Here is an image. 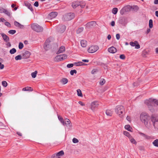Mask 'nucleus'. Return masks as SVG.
<instances>
[{
  "mask_svg": "<svg viewBox=\"0 0 158 158\" xmlns=\"http://www.w3.org/2000/svg\"><path fill=\"white\" fill-rule=\"evenodd\" d=\"M22 90L23 91H32V89L31 87L27 86L23 89Z\"/></svg>",
  "mask_w": 158,
  "mask_h": 158,
  "instance_id": "bb28decb",
  "label": "nucleus"
},
{
  "mask_svg": "<svg viewBox=\"0 0 158 158\" xmlns=\"http://www.w3.org/2000/svg\"><path fill=\"white\" fill-rule=\"evenodd\" d=\"M99 102L97 101H94L92 102L91 104V108L93 110H94L95 108H97L99 106Z\"/></svg>",
  "mask_w": 158,
  "mask_h": 158,
  "instance_id": "9b49d317",
  "label": "nucleus"
},
{
  "mask_svg": "<svg viewBox=\"0 0 158 158\" xmlns=\"http://www.w3.org/2000/svg\"><path fill=\"white\" fill-rule=\"evenodd\" d=\"M110 24L112 26H114L115 25V22L114 21H112Z\"/></svg>",
  "mask_w": 158,
  "mask_h": 158,
  "instance_id": "338daca9",
  "label": "nucleus"
},
{
  "mask_svg": "<svg viewBox=\"0 0 158 158\" xmlns=\"http://www.w3.org/2000/svg\"><path fill=\"white\" fill-rule=\"evenodd\" d=\"M83 28L82 27L79 28L77 31V34H79L83 30Z\"/></svg>",
  "mask_w": 158,
  "mask_h": 158,
  "instance_id": "c03bdc74",
  "label": "nucleus"
},
{
  "mask_svg": "<svg viewBox=\"0 0 158 158\" xmlns=\"http://www.w3.org/2000/svg\"><path fill=\"white\" fill-rule=\"evenodd\" d=\"M77 95L79 96L82 97V94L81 90L80 89H78L77 90Z\"/></svg>",
  "mask_w": 158,
  "mask_h": 158,
  "instance_id": "a19ab883",
  "label": "nucleus"
},
{
  "mask_svg": "<svg viewBox=\"0 0 158 158\" xmlns=\"http://www.w3.org/2000/svg\"><path fill=\"white\" fill-rule=\"evenodd\" d=\"M2 84L4 87H6L7 86V84L6 81H3L2 82Z\"/></svg>",
  "mask_w": 158,
  "mask_h": 158,
  "instance_id": "864d4df0",
  "label": "nucleus"
},
{
  "mask_svg": "<svg viewBox=\"0 0 158 158\" xmlns=\"http://www.w3.org/2000/svg\"><path fill=\"white\" fill-rule=\"evenodd\" d=\"M80 3L81 2L77 1L73 2L72 4V7L74 9L76 8L77 7L80 6L81 4Z\"/></svg>",
  "mask_w": 158,
  "mask_h": 158,
  "instance_id": "a211bd4d",
  "label": "nucleus"
},
{
  "mask_svg": "<svg viewBox=\"0 0 158 158\" xmlns=\"http://www.w3.org/2000/svg\"><path fill=\"white\" fill-rule=\"evenodd\" d=\"M140 118L141 121L144 123L146 127H149V122L150 117L148 113L145 112H142L140 114Z\"/></svg>",
  "mask_w": 158,
  "mask_h": 158,
  "instance_id": "f257e3e1",
  "label": "nucleus"
},
{
  "mask_svg": "<svg viewBox=\"0 0 158 158\" xmlns=\"http://www.w3.org/2000/svg\"><path fill=\"white\" fill-rule=\"evenodd\" d=\"M77 73V71L75 69L72 70L70 72V74L71 75H73L74 73L76 74Z\"/></svg>",
  "mask_w": 158,
  "mask_h": 158,
  "instance_id": "09e8293b",
  "label": "nucleus"
},
{
  "mask_svg": "<svg viewBox=\"0 0 158 158\" xmlns=\"http://www.w3.org/2000/svg\"><path fill=\"white\" fill-rule=\"evenodd\" d=\"M51 42L50 40L49 39H47L45 41L44 46V48L46 50H48L49 47L50 43Z\"/></svg>",
  "mask_w": 158,
  "mask_h": 158,
  "instance_id": "ddd939ff",
  "label": "nucleus"
},
{
  "mask_svg": "<svg viewBox=\"0 0 158 158\" xmlns=\"http://www.w3.org/2000/svg\"><path fill=\"white\" fill-rule=\"evenodd\" d=\"M66 29L65 26L64 25H58L57 27V31L60 33H63Z\"/></svg>",
  "mask_w": 158,
  "mask_h": 158,
  "instance_id": "6e6552de",
  "label": "nucleus"
},
{
  "mask_svg": "<svg viewBox=\"0 0 158 158\" xmlns=\"http://www.w3.org/2000/svg\"><path fill=\"white\" fill-rule=\"evenodd\" d=\"M34 6L36 7H38L39 6V3L38 2H35L34 4Z\"/></svg>",
  "mask_w": 158,
  "mask_h": 158,
  "instance_id": "e2e57ef3",
  "label": "nucleus"
},
{
  "mask_svg": "<svg viewBox=\"0 0 158 158\" xmlns=\"http://www.w3.org/2000/svg\"><path fill=\"white\" fill-rule=\"evenodd\" d=\"M116 39L117 40H119L120 38V35L119 34H117L116 35Z\"/></svg>",
  "mask_w": 158,
  "mask_h": 158,
  "instance_id": "052dcab7",
  "label": "nucleus"
},
{
  "mask_svg": "<svg viewBox=\"0 0 158 158\" xmlns=\"http://www.w3.org/2000/svg\"><path fill=\"white\" fill-rule=\"evenodd\" d=\"M152 143L154 146L158 147V139L154 140L152 142Z\"/></svg>",
  "mask_w": 158,
  "mask_h": 158,
  "instance_id": "f704fd0d",
  "label": "nucleus"
},
{
  "mask_svg": "<svg viewBox=\"0 0 158 158\" xmlns=\"http://www.w3.org/2000/svg\"><path fill=\"white\" fill-rule=\"evenodd\" d=\"M139 134L141 135L145 139H150L151 138V137L150 136L147 135L145 134L142 133V132H139Z\"/></svg>",
  "mask_w": 158,
  "mask_h": 158,
  "instance_id": "5701e85b",
  "label": "nucleus"
},
{
  "mask_svg": "<svg viewBox=\"0 0 158 158\" xmlns=\"http://www.w3.org/2000/svg\"><path fill=\"white\" fill-rule=\"evenodd\" d=\"M5 21L4 19L3 18H0V22H4Z\"/></svg>",
  "mask_w": 158,
  "mask_h": 158,
  "instance_id": "69168bd1",
  "label": "nucleus"
},
{
  "mask_svg": "<svg viewBox=\"0 0 158 158\" xmlns=\"http://www.w3.org/2000/svg\"><path fill=\"white\" fill-rule=\"evenodd\" d=\"M145 103H148L149 104H154L158 105V100L155 99H150L149 100H146L145 101Z\"/></svg>",
  "mask_w": 158,
  "mask_h": 158,
  "instance_id": "1a4fd4ad",
  "label": "nucleus"
},
{
  "mask_svg": "<svg viewBox=\"0 0 158 158\" xmlns=\"http://www.w3.org/2000/svg\"><path fill=\"white\" fill-rule=\"evenodd\" d=\"M98 49V47L97 46H92L88 49V51L89 52L93 53L96 52Z\"/></svg>",
  "mask_w": 158,
  "mask_h": 158,
  "instance_id": "0eeeda50",
  "label": "nucleus"
},
{
  "mask_svg": "<svg viewBox=\"0 0 158 158\" xmlns=\"http://www.w3.org/2000/svg\"><path fill=\"white\" fill-rule=\"evenodd\" d=\"M148 106L149 110L152 112L154 111V105L153 104H149L148 103H145Z\"/></svg>",
  "mask_w": 158,
  "mask_h": 158,
  "instance_id": "2eb2a0df",
  "label": "nucleus"
},
{
  "mask_svg": "<svg viewBox=\"0 0 158 158\" xmlns=\"http://www.w3.org/2000/svg\"><path fill=\"white\" fill-rule=\"evenodd\" d=\"M25 4V6H27L31 11H32L33 10L32 6L30 3L26 2Z\"/></svg>",
  "mask_w": 158,
  "mask_h": 158,
  "instance_id": "a878e982",
  "label": "nucleus"
},
{
  "mask_svg": "<svg viewBox=\"0 0 158 158\" xmlns=\"http://www.w3.org/2000/svg\"><path fill=\"white\" fill-rule=\"evenodd\" d=\"M73 66V64H68L67 65V67L68 68H71Z\"/></svg>",
  "mask_w": 158,
  "mask_h": 158,
  "instance_id": "4d7b16f0",
  "label": "nucleus"
},
{
  "mask_svg": "<svg viewBox=\"0 0 158 158\" xmlns=\"http://www.w3.org/2000/svg\"><path fill=\"white\" fill-rule=\"evenodd\" d=\"M37 73V71H35L34 72L31 73V75L32 77L33 78H35L36 77Z\"/></svg>",
  "mask_w": 158,
  "mask_h": 158,
  "instance_id": "e433bc0d",
  "label": "nucleus"
},
{
  "mask_svg": "<svg viewBox=\"0 0 158 158\" xmlns=\"http://www.w3.org/2000/svg\"><path fill=\"white\" fill-rule=\"evenodd\" d=\"M129 139H130V141L132 143L134 144H136V141L131 136H130L129 137Z\"/></svg>",
  "mask_w": 158,
  "mask_h": 158,
  "instance_id": "c85d7f7f",
  "label": "nucleus"
},
{
  "mask_svg": "<svg viewBox=\"0 0 158 158\" xmlns=\"http://www.w3.org/2000/svg\"><path fill=\"white\" fill-rule=\"evenodd\" d=\"M130 44L132 47H135V48L138 49L140 48V46L137 41H135L134 42H131Z\"/></svg>",
  "mask_w": 158,
  "mask_h": 158,
  "instance_id": "f8f14e48",
  "label": "nucleus"
},
{
  "mask_svg": "<svg viewBox=\"0 0 158 158\" xmlns=\"http://www.w3.org/2000/svg\"><path fill=\"white\" fill-rule=\"evenodd\" d=\"M119 58L121 59L124 60L125 59V56L124 55L122 54L120 56Z\"/></svg>",
  "mask_w": 158,
  "mask_h": 158,
  "instance_id": "13d9d810",
  "label": "nucleus"
},
{
  "mask_svg": "<svg viewBox=\"0 0 158 158\" xmlns=\"http://www.w3.org/2000/svg\"><path fill=\"white\" fill-rule=\"evenodd\" d=\"M74 14L71 12L68 13L64 16V19L66 21L74 19Z\"/></svg>",
  "mask_w": 158,
  "mask_h": 158,
  "instance_id": "20e7f679",
  "label": "nucleus"
},
{
  "mask_svg": "<svg viewBox=\"0 0 158 158\" xmlns=\"http://www.w3.org/2000/svg\"><path fill=\"white\" fill-rule=\"evenodd\" d=\"M23 47V43L20 42L19 45V49H22Z\"/></svg>",
  "mask_w": 158,
  "mask_h": 158,
  "instance_id": "8fccbe9b",
  "label": "nucleus"
},
{
  "mask_svg": "<svg viewBox=\"0 0 158 158\" xmlns=\"http://www.w3.org/2000/svg\"><path fill=\"white\" fill-rule=\"evenodd\" d=\"M108 50L109 52L112 53H114L117 52L116 49L113 46L109 48Z\"/></svg>",
  "mask_w": 158,
  "mask_h": 158,
  "instance_id": "6ab92c4d",
  "label": "nucleus"
},
{
  "mask_svg": "<svg viewBox=\"0 0 158 158\" xmlns=\"http://www.w3.org/2000/svg\"><path fill=\"white\" fill-rule=\"evenodd\" d=\"M61 82L63 84H65L68 82V80L66 78H64L61 80Z\"/></svg>",
  "mask_w": 158,
  "mask_h": 158,
  "instance_id": "7c9ffc66",
  "label": "nucleus"
},
{
  "mask_svg": "<svg viewBox=\"0 0 158 158\" xmlns=\"http://www.w3.org/2000/svg\"><path fill=\"white\" fill-rule=\"evenodd\" d=\"M106 81L105 79H103L102 81H101L100 82V84L101 85H103L105 83Z\"/></svg>",
  "mask_w": 158,
  "mask_h": 158,
  "instance_id": "6e6d98bb",
  "label": "nucleus"
},
{
  "mask_svg": "<svg viewBox=\"0 0 158 158\" xmlns=\"http://www.w3.org/2000/svg\"><path fill=\"white\" fill-rule=\"evenodd\" d=\"M96 23L95 21H92L88 23L85 25V29H88L89 27H92L96 26Z\"/></svg>",
  "mask_w": 158,
  "mask_h": 158,
  "instance_id": "9d476101",
  "label": "nucleus"
},
{
  "mask_svg": "<svg viewBox=\"0 0 158 158\" xmlns=\"http://www.w3.org/2000/svg\"><path fill=\"white\" fill-rule=\"evenodd\" d=\"M106 113L107 116H111L112 114V111L111 110H108L106 111Z\"/></svg>",
  "mask_w": 158,
  "mask_h": 158,
  "instance_id": "cd10ccee",
  "label": "nucleus"
},
{
  "mask_svg": "<svg viewBox=\"0 0 158 158\" xmlns=\"http://www.w3.org/2000/svg\"><path fill=\"white\" fill-rule=\"evenodd\" d=\"M151 121L155 129L158 130V117H152L151 118Z\"/></svg>",
  "mask_w": 158,
  "mask_h": 158,
  "instance_id": "39448f33",
  "label": "nucleus"
},
{
  "mask_svg": "<svg viewBox=\"0 0 158 158\" xmlns=\"http://www.w3.org/2000/svg\"><path fill=\"white\" fill-rule=\"evenodd\" d=\"M31 55L30 52L28 51H25L23 53V58L27 59L29 58Z\"/></svg>",
  "mask_w": 158,
  "mask_h": 158,
  "instance_id": "dca6fc26",
  "label": "nucleus"
},
{
  "mask_svg": "<svg viewBox=\"0 0 158 158\" xmlns=\"http://www.w3.org/2000/svg\"><path fill=\"white\" fill-rule=\"evenodd\" d=\"M6 126L2 122H0V128L4 129L5 127Z\"/></svg>",
  "mask_w": 158,
  "mask_h": 158,
  "instance_id": "3c124183",
  "label": "nucleus"
},
{
  "mask_svg": "<svg viewBox=\"0 0 158 158\" xmlns=\"http://www.w3.org/2000/svg\"><path fill=\"white\" fill-rule=\"evenodd\" d=\"M16 52V50L15 48H13L10 51V53L11 54H13Z\"/></svg>",
  "mask_w": 158,
  "mask_h": 158,
  "instance_id": "58836bf2",
  "label": "nucleus"
},
{
  "mask_svg": "<svg viewBox=\"0 0 158 158\" xmlns=\"http://www.w3.org/2000/svg\"><path fill=\"white\" fill-rule=\"evenodd\" d=\"M4 13L9 16H10L11 15L10 12L7 10L5 9Z\"/></svg>",
  "mask_w": 158,
  "mask_h": 158,
  "instance_id": "79ce46f5",
  "label": "nucleus"
},
{
  "mask_svg": "<svg viewBox=\"0 0 158 158\" xmlns=\"http://www.w3.org/2000/svg\"><path fill=\"white\" fill-rule=\"evenodd\" d=\"M31 29L37 32H42L43 31V28L37 23H33L31 26Z\"/></svg>",
  "mask_w": 158,
  "mask_h": 158,
  "instance_id": "7ed1b4c3",
  "label": "nucleus"
},
{
  "mask_svg": "<svg viewBox=\"0 0 158 158\" xmlns=\"http://www.w3.org/2000/svg\"><path fill=\"white\" fill-rule=\"evenodd\" d=\"M5 9H4L2 7H0V13H4L5 11Z\"/></svg>",
  "mask_w": 158,
  "mask_h": 158,
  "instance_id": "bf43d9fd",
  "label": "nucleus"
},
{
  "mask_svg": "<svg viewBox=\"0 0 158 158\" xmlns=\"http://www.w3.org/2000/svg\"><path fill=\"white\" fill-rule=\"evenodd\" d=\"M149 27L150 28L153 27V21L152 19L149 20Z\"/></svg>",
  "mask_w": 158,
  "mask_h": 158,
  "instance_id": "ea45409f",
  "label": "nucleus"
},
{
  "mask_svg": "<svg viewBox=\"0 0 158 158\" xmlns=\"http://www.w3.org/2000/svg\"><path fill=\"white\" fill-rule=\"evenodd\" d=\"M98 71V70L97 69H94L92 70L91 73L93 74H96Z\"/></svg>",
  "mask_w": 158,
  "mask_h": 158,
  "instance_id": "49530a36",
  "label": "nucleus"
},
{
  "mask_svg": "<svg viewBox=\"0 0 158 158\" xmlns=\"http://www.w3.org/2000/svg\"><path fill=\"white\" fill-rule=\"evenodd\" d=\"M1 62H0V69H2L4 68V65L2 64Z\"/></svg>",
  "mask_w": 158,
  "mask_h": 158,
  "instance_id": "680f3d73",
  "label": "nucleus"
},
{
  "mask_svg": "<svg viewBox=\"0 0 158 158\" xmlns=\"http://www.w3.org/2000/svg\"><path fill=\"white\" fill-rule=\"evenodd\" d=\"M58 118L59 120L62 123V125L64 126L65 125V123L63 118L60 116H58Z\"/></svg>",
  "mask_w": 158,
  "mask_h": 158,
  "instance_id": "c756f323",
  "label": "nucleus"
},
{
  "mask_svg": "<svg viewBox=\"0 0 158 158\" xmlns=\"http://www.w3.org/2000/svg\"><path fill=\"white\" fill-rule=\"evenodd\" d=\"M115 111L120 117L122 118L125 112V109L123 106L118 105L115 107Z\"/></svg>",
  "mask_w": 158,
  "mask_h": 158,
  "instance_id": "f03ea898",
  "label": "nucleus"
},
{
  "mask_svg": "<svg viewBox=\"0 0 158 158\" xmlns=\"http://www.w3.org/2000/svg\"><path fill=\"white\" fill-rule=\"evenodd\" d=\"M78 103L82 106H84L85 105L81 101H79L78 102Z\"/></svg>",
  "mask_w": 158,
  "mask_h": 158,
  "instance_id": "774afa93",
  "label": "nucleus"
},
{
  "mask_svg": "<svg viewBox=\"0 0 158 158\" xmlns=\"http://www.w3.org/2000/svg\"><path fill=\"white\" fill-rule=\"evenodd\" d=\"M67 56L65 54L58 55L55 57V60L56 61H60L64 60L67 58Z\"/></svg>",
  "mask_w": 158,
  "mask_h": 158,
  "instance_id": "423d86ee",
  "label": "nucleus"
},
{
  "mask_svg": "<svg viewBox=\"0 0 158 158\" xmlns=\"http://www.w3.org/2000/svg\"><path fill=\"white\" fill-rule=\"evenodd\" d=\"M51 158H60V157H58L57 154L56 153L53 154Z\"/></svg>",
  "mask_w": 158,
  "mask_h": 158,
  "instance_id": "603ef678",
  "label": "nucleus"
},
{
  "mask_svg": "<svg viewBox=\"0 0 158 158\" xmlns=\"http://www.w3.org/2000/svg\"><path fill=\"white\" fill-rule=\"evenodd\" d=\"M58 157L63 156L64 154V152L63 150H61L56 153Z\"/></svg>",
  "mask_w": 158,
  "mask_h": 158,
  "instance_id": "c9c22d12",
  "label": "nucleus"
},
{
  "mask_svg": "<svg viewBox=\"0 0 158 158\" xmlns=\"http://www.w3.org/2000/svg\"><path fill=\"white\" fill-rule=\"evenodd\" d=\"M123 134L124 135L128 137L129 138L130 136H131L129 133L127 131H124Z\"/></svg>",
  "mask_w": 158,
  "mask_h": 158,
  "instance_id": "a18cd8bd",
  "label": "nucleus"
},
{
  "mask_svg": "<svg viewBox=\"0 0 158 158\" xmlns=\"http://www.w3.org/2000/svg\"><path fill=\"white\" fill-rule=\"evenodd\" d=\"M118 11V8L116 7L114 8L112 10V13L114 15H116Z\"/></svg>",
  "mask_w": 158,
  "mask_h": 158,
  "instance_id": "473e14b6",
  "label": "nucleus"
},
{
  "mask_svg": "<svg viewBox=\"0 0 158 158\" xmlns=\"http://www.w3.org/2000/svg\"><path fill=\"white\" fill-rule=\"evenodd\" d=\"M15 59L16 60H20L22 59V56L20 55H18L15 57Z\"/></svg>",
  "mask_w": 158,
  "mask_h": 158,
  "instance_id": "37998d69",
  "label": "nucleus"
},
{
  "mask_svg": "<svg viewBox=\"0 0 158 158\" xmlns=\"http://www.w3.org/2000/svg\"><path fill=\"white\" fill-rule=\"evenodd\" d=\"M65 124L67 127H71L72 126L71 124V122L69 119L68 118H65Z\"/></svg>",
  "mask_w": 158,
  "mask_h": 158,
  "instance_id": "412c9836",
  "label": "nucleus"
},
{
  "mask_svg": "<svg viewBox=\"0 0 158 158\" xmlns=\"http://www.w3.org/2000/svg\"><path fill=\"white\" fill-rule=\"evenodd\" d=\"M0 34L2 35L4 41L6 42H8L9 41V37L3 33H1Z\"/></svg>",
  "mask_w": 158,
  "mask_h": 158,
  "instance_id": "f3484780",
  "label": "nucleus"
},
{
  "mask_svg": "<svg viewBox=\"0 0 158 158\" xmlns=\"http://www.w3.org/2000/svg\"><path fill=\"white\" fill-rule=\"evenodd\" d=\"M81 44L82 47H85L87 45V41L84 40H81Z\"/></svg>",
  "mask_w": 158,
  "mask_h": 158,
  "instance_id": "393cba45",
  "label": "nucleus"
},
{
  "mask_svg": "<svg viewBox=\"0 0 158 158\" xmlns=\"http://www.w3.org/2000/svg\"><path fill=\"white\" fill-rule=\"evenodd\" d=\"M75 64H76L77 66H81L82 65H86V64H85L81 62H78L77 63H75Z\"/></svg>",
  "mask_w": 158,
  "mask_h": 158,
  "instance_id": "2f4dec72",
  "label": "nucleus"
},
{
  "mask_svg": "<svg viewBox=\"0 0 158 158\" xmlns=\"http://www.w3.org/2000/svg\"><path fill=\"white\" fill-rule=\"evenodd\" d=\"M125 128L128 131H131L132 128L131 127L130 125H127L125 126Z\"/></svg>",
  "mask_w": 158,
  "mask_h": 158,
  "instance_id": "72a5a7b5",
  "label": "nucleus"
},
{
  "mask_svg": "<svg viewBox=\"0 0 158 158\" xmlns=\"http://www.w3.org/2000/svg\"><path fill=\"white\" fill-rule=\"evenodd\" d=\"M128 6H127L122 8L120 10V14L123 15L127 11V8Z\"/></svg>",
  "mask_w": 158,
  "mask_h": 158,
  "instance_id": "4be33fe9",
  "label": "nucleus"
},
{
  "mask_svg": "<svg viewBox=\"0 0 158 158\" xmlns=\"http://www.w3.org/2000/svg\"><path fill=\"white\" fill-rule=\"evenodd\" d=\"M14 25L16 27H18L20 28H23L24 27L23 25L19 23L17 21H15L14 22Z\"/></svg>",
  "mask_w": 158,
  "mask_h": 158,
  "instance_id": "b1692460",
  "label": "nucleus"
},
{
  "mask_svg": "<svg viewBox=\"0 0 158 158\" xmlns=\"http://www.w3.org/2000/svg\"><path fill=\"white\" fill-rule=\"evenodd\" d=\"M5 25L8 27H10V24L8 22H6Z\"/></svg>",
  "mask_w": 158,
  "mask_h": 158,
  "instance_id": "0e129e2a",
  "label": "nucleus"
},
{
  "mask_svg": "<svg viewBox=\"0 0 158 158\" xmlns=\"http://www.w3.org/2000/svg\"><path fill=\"white\" fill-rule=\"evenodd\" d=\"M16 32L15 30H10L8 31V33L10 34L13 35L16 33Z\"/></svg>",
  "mask_w": 158,
  "mask_h": 158,
  "instance_id": "de8ad7c7",
  "label": "nucleus"
},
{
  "mask_svg": "<svg viewBox=\"0 0 158 158\" xmlns=\"http://www.w3.org/2000/svg\"><path fill=\"white\" fill-rule=\"evenodd\" d=\"M80 2L81 4L80 6L81 8H84L85 6V2L81 1Z\"/></svg>",
  "mask_w": 158,
  "mask_h": 158,
  "instance_id": "4c0bfd02",
  "label": "nucleus"
},
{
  "mask_svg": "<svg viewBox=\"0 0 158 158\" xmlns=\"http://www.w3.org/2000/svg\"><path fill=\"white\" fill-rule=\"evenodd\" d=\"M57 15V13L56 12H51L48 16V17L50 19H52L55 18Z\"/></svg>",
  "mask_w": 158,
  "mask_h": 158,
  "instance_id": "4468645a",
  "label": "nucleus"
},
{
  "mask_svg": "<svg viewBox=\"0 0 158 158\" xmlns=\"http://www.w3.org/2000/svg\"><path fill=\"white\" fill-rule=\"evenodd\" d=\"M65 47L64 46H61L59 48L58 51L57 52L56 54H58L63 52L65 51Z\"/></svg>",
  "mask_w": 158,
  "mask_h": 158,
  "instance_id": "aec40b11",
  "label": "nucleus"
},
{
  "mask_svg": "<svg viewBox=\"0 0 158 158\" xmlns=\"http://www.w3.org/2000/svg\"><path fill=\"white\" fill-rule=\"evenodd\" d=\"M78 139L75 138H73V142L74 143H76L78 142Z\"/></svg>",
  "mask_w": 158,
  "mask_h": 158,
  "instance_id": "5fc2aeb1",
  "label": "nucleus"
}]
</instances>
